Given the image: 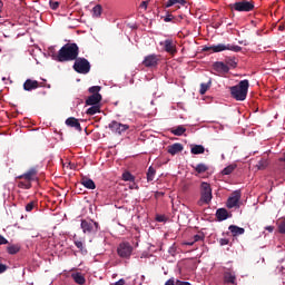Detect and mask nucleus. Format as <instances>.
Masks as SVG:
<instances>
[{"mask_svg": "<svg viewBox=\"0 0 285 285\" xmlns=\"http://www.w3.org/2000/svg\"><path fill=\"white\" fill-rule=\"evenodd\" d=\"M51 52V59L59 63H66V61H75L79 57V46L77 43H66L61 47L58 53L55 52V48L49 49Z\"/></svg>", "mask_w": 285, "mask_h": 285, "instance_id": "1", "label": "nucleus"}, {"mask_svg": "<svg viewBox=\"0 0 285 285\" xmlns=\"http://www.w3.org/2000/svg\"><path fill=\"white\" fill-rule=\"evenodd\" d=\"M250 83L248 80H240L238 85L230 87V95L236 101H246L248 97V88Z\"/></svg>", "mask_w": 285, "mask_h": 285, "instance_id": "2", "label": "nucleus"}, {"mask_svg": "<svg viewBox=\"0 0 285 285\" xmlns=\"http://www.w3.org/2000/svg\"><path fill=\"white\" fill-rule=\"evenodd\" d=\"M209 50H212L213 52H224L225 50H230L232 52H242V47L230 43H218L210 47L205 46L203 48V52H208Z\"/></svg>", "mask_w": 285, "mask_h": 285, "instance_id": "3", "label": "nucleus"}, {"mask_svg": "<svg viewBox=\"0 0 285 285\" xmlns=\"http://www.w3.org/2000/svg\"><path fill=\"white\" fill-rule=\"evenodd\" d=\"M210 202H213V188H210V184L202 183L200 199L198 200V206H204V204H210Z\"/></svg>", "mask_w": 285, "mask_h": 285, "instance_id": "4", "label": "nucleus"}, {"mask_svg": "<svg viewBox=\"0 0 285 285\" xmlns=\"http://www.w3.org/2000/svg\"><path fill=\"white\" fill-rule=\"evenodd\" d=\"M80 228L85 235H97L99 233V223L92 219H82Z\"/></svg>", "mask_w": 285, "mask_h": 285, "instance_id": "5", "label": "nucleus"}, {"mask_svg": "<svg viewBox=\"0 0 285 285\" xmlns=\"http://www.w3.org/2000/svg\"><path fill=\"white\" fill-rule=\"evenodd\" d=\"M229 8L236 12H252V10H255V3L253 1L243 0L229 4Z\"/></svg>", "mask_w": 285, "mask_h": 285, "instance_id": "6", "label": "nucleus"}, {"mask_svg": "<svg viewBox=\"0 0 285 285\" xmlns=\"http://www.w3.org/2000/svg\"><path fill=\"white\" fill-rule=\"evenodd\" d=\"M73 70L79 75H88L90 72V61L86 58H77L72 66Z\"/></svg>", "mask_w": 285, "mask_h": 285, "instance_id": "7", "label": "nucleus"}, {"mask_svg": "<svg viewBox=\"0 0 285 285\" xmlns=\"http://www.w3.org/2000/svg\"><path fill=\"white\" fill-rule=\"evenodd\" d=\"M134 247L128 242L120 243L117 248V254L122 259H130V255H132Z\"/></svg>", "mask_w": 285, "mask_h": 285, "instance_id": "8", "label": "nucleus"}, {"mask_svg": "<svg viewBox=\"0 0 285 285\" xmlns=\"http://www.w3.org/2000/svg\"><path fill=\"white\" fill-rule=\"evenodd\" d=\"M109 130H111V132H115L116 135H124V132H126V130L130 129L129 125H125L121 124L117 120H112L109 125H108Z\"/></svg>", "mask_w": 285, "mask_h": 285, "instance_id": "9", "label": "nucleus"}, {"mask_svg": "<svg viewBox=\"0 0 285 285\" xmlns=\"http://www.w3.org/2000/svg\"><path fill=\"white\" fill-rule=\"evenodd\" d=\"M159 61H160V56L151 53L144 58L142 66L145 68H157V66H159Z\"/></svg>", "mask_w": 285, "mask_h": 285, "instance_id": "10", "label": "nucleus"}, {"mask_svg": "<svg viewBox=\"0 0 285 285\" xmlns=\"http://www.w3.org/2000/svg\"><path fill=\"white\" fill-rule=\"evenodd\" d=\"M223 282L227 285H237V274L230 268L225 269L223 273Z\"/></svg>", "mask_w": 285, "mask_h": 285, "instance_id": "11", "label": "nucleus"}, {"mask_svg": "<svg viewBox=\"0 0 285 285\" xmlns=\"http://www.w3.org/2000/svg\"><path fill=\"white\" fill-rule=\"evenodd\" d=\"M239 199H242V190H235L227 199V208H235L239 206Z\"/></svg>", "mask_w": 285, "mask_h": 285, "instance_id": "12", "label": "nucleus"}, {"mask_svg": "<svg viewBox=\"0 0 285 285\" xmlns=\"http://www.w3.org/2000/svg\"><path fill=\"white\" fill-rule=\"evenodd\" d=\"M160 46H163L165 52H168L169 55H175L177 52V45L173 41V39L161 41Z\"/></svg>", "mask_w": 285, "mask_h": 285, "instance_id": "13", "label": "nucleus"}, {"mask_svg": "<svg viewBox=\"0 0 285 285\" xmlns=\"http://www.w3.org/2000/svg\"><path fill=\"white\" fill-rule=\"evenodd\" d=\"M213 68L216 72H220L223 75H227V72L230 71V68L228 67V65H226V62H223V61L214 62Z\"/></svg>", "mask_w": 285, "mask_h": 285, "instance_id": "14", "label": "nucleus"}, {"mask_svg": "<svg viewBox=\"0 0 285 285\" xmlns=\"http://www.w3.org/2000/svg\"><path fill=\"white\" fill-rule=\"evenodd\" d=\"M66 126H69V128H75L78 130V132H81V124L79 122V119L75 117H69L66 119Z\"/></svg>", "mask_w": 285, "mask_h": 285, "instance_id": "15", "label": "nucleus"}, {"mask_svg": "<svg viewBox=\"0 0 285 285\" xmlns=\"http://www.w3.org/2000/svg\"><path fill=\"white\" fill-rule=\"evenodd\" d=\"M101 94H92L86 99V106H99Z\"/></svg>", "mask_w": 285, "mask_h": 285, "instance_id": "16", "label": "nucleus"}, {"mask_svg": "<svg viewBox=\"0 0 285 285\" xmlns=\"http://www.w3.org/2000/svg\"><path fill=\"white\" fill-rule=\"evenodd\" d=\"M39 88V81L27 79L23 83V90H27V92H30L32 90H37Z\"/></svg>", "mask_w": 285, "mask_h": 285, "instance_id": "17", "label": "nucleus"}, {"mask_svg": "<svg viewBox=\"0 0 285 285\" xmlns=\"http://www.w3.org/2000/svg\"><path fill=\"white\" fill-rule=\"evenodd\" d=\"M37 177V168L32 167L27 173L18 176V179H26L27 181H32Z\"/></svg>", "mask_w": 285, "mask_h": 285, "instance_id": "18", "label": "nucleus"}, {"mask_svg": "<svg viewBox=\"0 0 285 285\" xmlns=\"http://www.w3.org/2000/svg\"><path fill=\"white\" fill-rule=\"evenodd\" d=\"M181 150H184V145L179 142H175L167 147V153H169V155H177V153H181Z\"/></svg>", "mask_w": 285, "mask_h": 285, "instance_id": "19", "label": "nucleus"}, {"mask_svg": "<svg viewBox=\"0 0 285 285\" xmlns=\"http://www.w3.org/2000/svg\"><path fill=\"white\" fill-rule=\"evenodd\" d=\"M228 230L232 233L233 237H237L239 235H244L246 233V229L243 227L236 226V225H230L228 227Z\"/></svg>", "mask_w": 285, "mask_h": 285, "instance_id": "20", "label": "nucleus"}, {"mask_svg": "<svg viewBox=\"0 0 285 285\" xmlns=\"http://www.w3.org/2000/svg\"><path fill=\"white\" fill-rule=\"evenodd\" d=\"M71 278L73 279V282L76 284H79V285H83L86 284V277L83 276V274L77 272V273H72L71 274Z\"/></svg>", "mask_w": 285, "mask_h": 285, "instance_id": "21", "label": "nucleus"}, {"mask_svg": "<svg viewBox=\"0 0 285 285\" xmlns=\"http://www.w3.org/2000/svg\"><path fill=\"white\" fill-rule=\"evenodd\" d=\"M81 185L85 186V188H88L89 190H95V188H97V185H95V180L90 178H82Z\"/></svg>", "mask_w": 285, "mask_h": 285, "instance_id": "22", "label": "nucleus"}, {"mask_svg": "<svg viewBox=\"0 0 285 285\" xmlns=\"http://www.w3.org/2000/svg\"><path fill=\"white\" fill-rule=\"evenodd\" d=\"M216 217H217L218 222H226V218L228 217V210H226V208L217 209Z\"/></svg>", "mask_w": 285, "mask_h": 285, "instance_id": "23", "label": "nucleus"}, {"mask_svg": "<svg viewBox=\"0 0 285 285\" xmlns=\"http://www.w3.org/2000/svg\"><path fill=\"white\" fill-rule=\"evenodd\" d=\"M190 153L191 155H204V153H206V148H204V145H194Z\"/></svg>", "mask_w": 285, "mask_h": 285, "instance_id": "24", "label": "nucleus"}, {"mask_svg": "<svg viewBox=\"0 0 285 285\" xmlns=\"http://www.w3.org/2000/svg\"><path fill=\"white\" fill-rule=\"evenodd\" d=\"M191 168H194V170H196V173H198V175H202L203 173H206L209 169L208 165H206L204 163H200L196 166H191Z\"/></svg>", "mask_w": 285, "mask_h": 285, "instance_id": "25", "label": "nucleus"}, {"mask_svg": "<svg viewBox=\"0 0 285 285\" xmlns=\"http://www.w3.org/2000/svg\"><path fill=\"white\" fill-rule=\"evenodd\" d=\"M97 112H101V107L99 105H91L90 108L87 109V115H97Z\"/></svg>", "mask_w": 285, "mask_h": 285, "instance_id": "26", "label": "nucleus"}, {"mask_svg": "<svg viewBox=\"0 0 285 285\" xmlns=\"http://www.w3.org/2000/svg\"><path fill=\"white\" fill-rule=\"evenodd\" d=\"M155 175H157V170L150 166L147 171V181H155Z\"/></svg>", "mask_w": 285, "mask_h": 285, "instance_id": "27", "label": "nucleus"}, {"mask_svg": "<svg viewBox=\"0 0 285 285\" xmlns=\"http://www.w3.org/2000/svg\"><path fill=\"white\" fill-rule=\"evenodd\" d=\"M21 250V247H19V245H11L7 247V253L9 255H17V253H19Z\"/></svg>", "mask_w": 285, "mask_h": 285, "instance_id": "28", "label": "nucleus"}, {"mask_svg": "<svg viewBox=\"0 0 285 285\" xmlns=\"http://www.w3.org/2000/svg\"><path fill=\"white\" fill-rule=\"evenodd\" d=\"M184 132H186V128L184 126H178L171 130V134L175 135L176 137H181Z\"/></svg>", "mask_w": 285, "mask_h": 285, "instance_id": "29", "label": "nucleus"}, {"mask_svg": "<svg viewBox=\"0 0 285 285\" xmlns=\"http://www.w3.org/2000/svg\"><path fill=\"white\" fill-rule=\"evenodd\" d=\"M258 170H266V168H268V159L263 158L258 161V164L256 165Z\"/></svg>", "mask_w": 285, "mask_h": 285, "instance_id": "30", "label": "nucleus"}, {"mask_svg": "<svg viewBox=\"0 0 285 285\" xmlns=\"http://www.w3.org/2000/svg\"><path fill=\"white\" fill-rule=\"evenodd\" d=\"M225 65L227 66V68H237V60H235V58H226L225 59Z\"/></svg>", "mask_w": 285, "mask_h": 285, "instance_id": "31", "label": "nucleus"}, {"mask_svg": "<svg viewBox=\"0 0 285 285\" xmlns=\"http://www.w3.org/2000/svg\"><path fill=\"white\" fill-rule=\"evenodd\" d=\"M235 168H237V165L232 164L222 170V175H230L235 170Z\"/></svg>", "mask_w": 285, "mask_h": 285, "instance_id": "32", "label": "nucleus"}, {"mask_svg": "<svg viewBox=\"0 0 285 285\" xmlns=\"http://www.w3.org/2000/svg\"><path fill=\"white\" fill-rule=\"evenodd\" d=\"M175 3H179L180 6H186V0H168L166 3V8H173Z\"/></svg>", "mask_w": 285, "mask_h": 285, "instance_id": "33", "label": "nucleus"}, {"mask_svg": "<svg viewBox=\"0 0 285 285\" xmlns=\"http://www.w3.org/2000/svg\"><path fill=\"white\" fill-rule=\"evenodd\" d=\"M102 7L101 4H97L92 8V17H101V12H102Z\"/></svg>", "mask_w": 285, "mask_h": 285, "instance_id": "34", "label": "nucleus"}, {"mask_svg": "<svg viewBox=\"0 0 285 285\" xmlns=\"http://www.w3.org/2000/svg\"><path fill=\"white\" fill-rule=\"evenodd\" d=\"M122 180L124 181H135V176H132V174H130V171H125L122 174Z\"/></svg>", "mask_w": 285, "mask_h": 285, "instance_id": "35", "label": "nucleus"}, {"mask_svg": "<svg viewBox=\"0 0 285 285\" xmlns=\"http://www.w3.org/2000/svg\"><path fill=\"white\" fill-rule=\"evenodd\" d=\"M208 88H210V81L208 83H202L199 94L200 95H206V92H208Z\"/></svg>", "mask_w": 285, "mask_h": 285, "instance_id": "36", "label": "nucleus"}, {"mask_svg": "<svg viewBox=\"0 0 285 285\" xmlns=\"http://www.w3.org/2000/svg\"><path fill=\"white\" fill-rule=\"evenodd\" d=\"M18 187L19 188H24L26 190H29V188H32V184L28 180H27V183L19 181Z\"/></svg>", "mask_w": 285, "mask_h": 285, "instance_id": "37", "label": "nucleus"}, {"mask_svg": "<svg viewBox=\"0 0 285 285\" xmlns=\"http://www.w3.org/2000/svg\"><path fill=\"white\" fill-rule=\"evenodd\" d=\"M101 90V87H99V86H94V87H90L89 88V92L91 94V95H99V91Z\"/></svg>", "mask_w": 285, "mask_h": 285, "instance_id": "38", "label": "nucleus"}, {"mask_svg": "<svg viewBox=\"0 0 285 285\" xmlns=\"http://www.w3.org/2000/svg\"><path fill=\"white\" fill-rule=\"evenodd\" d=\"M49 6L51 8V10H57L59 8V1H49Z\"/></svg>", "mask_w": 285, "mask_h": 285, "instance_id": "39", "label": "nucleus"}, {"mask_svg": "<svg viewBox=\"0 0 285 285\" xmlns=\"http://www.w3.org/2000/svg\"><path fill=\"white\" fill-rule=\"evenodd\" d=\"M196 242H204V234H196L194 236V243Z\"/></svg>", "mask_w": 285, "mask_h": 285, "instance_id": "40", "label": "nucleus"}, {"mask_svg": "<svg viewBox=\"0 0 285 285\" xmlns=\"http://www.w3.org/2000/svg\"><path fill=\"white\" fill-rule=\"evenodd\" d=\"M73 244L79 250H83V242L75 240Z\"/></svg>", "mask_w": 285, "mask_h": 285, "instance_id": "41", "label": "nucleus"}, {"mask_svg": "<svg viewBox=\"0 0 285 285\" xmlns=\"http://www.w3.org/2000/svg\"><path fill=\"white\" fill-rule=\"evenodd\" d=\"M278 230L279 233H282L283 235H285V220L281 222L278 225Z\"/></svg>", "mask_w": 285, "mask_h": 285, "instance_id": "42", "label": "nucleus"}, {"mask_svg": "<svg viewBox=\"0 0 285 285\" xmlns=\"http://www.w3.org/2000/svg\"><path fill=\"white\" fill-rule=\"evenodd\" d=\"M33 208H35V203H33V202L28 203V204L26 205V210H27V213H30Z\"/></svg>", "mask_w": 285, "mask_h": 285, "instance_id": "43", "label": "nucleus"}, {"mask_svg": "<svg viewBox=\"0 0 285 285\" xmlns=\"http://www.w3.org/2000/svg\"><path fill=\"white\" fill-rule=\"evenodd\" d=\"M230 240H228V238H220L219 239V244L220 246H228Z\"/></svg>", "mask_w": 285, "mask_h": 285, "instance_id": "44", "label": "nucleus"}, {"mask_svg": "<svg viewBox=\"0 0 285 285\" xmlns=\"http://www.w3.org/2000/svg\"><path fill=\"white\" fill-rule=\"evenodd\" d=\"M6 244H8V239L3 235H0V246H6Z\"/></svg>", "mask_w": 285, "mask_h": 285, "instance_id": "45", "label": "nucleus"}, {"mask_svg": "<svg viewBox=\"0 0 285 285\" xmlns=\"http://www.w3.org/2000/svg\"><path fill=\"white\" fill-rule=\"evenodd\" d=\"M8 271V266L6 264L0 263V274L6 273Z\"/></svg>", "mask_w": 285, "mask_h": 285, "instance_id": "46", "label": "nucleus"}, {"mask_svg": "<svg viewBox=\"0 0 285 285\" xmlns=\"http://www.w3.org/2000/svg\"><path fill=\"white\" fill-rule=\"evenodd\" d=\"M176 285H193L190 284V282H184V281H179V279H176Z\"/></svg>", "mask_w": 285, "mask_h": 285, "instance_id": "47", "label": "nucleus"}, {"mask_svg": "<svg viewBox=\"0 0 285 285\" xmlns=\"http://www.w3.org/2000/svg\"><path fill=\"white\" fill-rule=\"evenodd\" d=\"M165 285H176L175 277L169 278V279L165 283Z\"/></svg>", "mask_w": 285, "mask_h": 285, "instance_id": "48", "label": "nucleus"}, {"mask_svg": "<svg viewBox=\"0 0 285 285\" xmlns=\"http://www.w3.org/2000/svg\"><path fill=\"white\" fill-rule=\"evenodd\" d=\"M140 8H144V10H148V1H142L140 3Z\"/></svg>", "mask_w": 285, "mask_h": 285, "instance_id": "49", "label": "nucleus"}, {"mask_svg": "<svg viewBox=\"0 0 285 285\" xmlns=\"http://www.w3.org/2000/svg\"><path fill=\"white\" fill-rule=\"evenodd\" d=\"M114 285H126V281L124 278H120Z\"/></svg>", "mask_w": 285, "mask_h": 285, "instance_id": "50", "label": "nucleus"}, {"mask_svg": "<svg viewBox=\"0 0 285 285\" xmlns=\"http://www.w3.org/2000/svg\"><path fill=\"white\" fill-rule=\"evenodd\" d=\"M157 222H165L166 217L165 216H157Z\"/></svg>", "mask_w": 285, "mask_h": 285, "instance_id": "51", "label": "nucleus"}, {"mask_svg": "<svg viewBox=\"0 0 285 285\" xmlns=\"http://www.w3.org/2000/svg\"><path fill=\"white\" fill-rule=\"evenodd\" d=\"M164 21H166V23H168V22L173 21V18H171L170 16H168V17H166V18L164 19Z\"/></svg>", "mask_w": 285, "mask_h": 285, "instance_id": "52", "label": "nucleus"}, {"mask_svg": "<svg viewBox=\"0 0 285 285\" xmlns=\"http://www.w3.org/2000/svg\"><path fill=\"white\" fill-rule=\"evenodd\" d=\"M156 197H164V193L163 191H157Z\"/></svg>", "mask_w": 285, "mask_h": 285, "instance_id": "53", "label": "nucleus"}, {"mask_svg": "<svg viewBox=\"0 0 285 285\" xmlns=\"http://www.w3.org/2000/svg\"><path fill=\"white\" fill-rule=\"evenodd\" d=\"M266 230H268L269 233H273L274 227H273V226H267V227H266Z\"/></svg>", "mask_w": 285, "mask_h": 285, "instance_id": "54", "label": "nucleus"}, {"mask_svg": "<svg viewBox=\"0 0 285 285\" xmlns=\"http://www.w3.org/2000/svg\"><path fill=\"white\" fill-rule=\"evenodd\" d=\"M195 243H194V240H191V242H186L185 243V246H193Z\"/></svg>", "mask_w": 285, "mask_h": 285, "instance_id": "55", "label": "nucleus"}, {"mask_svg": "<svg viewBox=\"0 0 285 285\" xmlns=\"http://www.w3.org/2000/svg\"><path fill=\"white\" fill-rule=\"evenodd\" d=\"M2 8H3V1L0 0V12H1Z\"/></svg>", "mask_w": 285, "mask_h": 285, "instance_id": "56", "label": "nucleus"}, {"mask_svg": "<svg viewBox=\"0 0 285 285\" xmlns=\"http://www.w3.org/2000/svg\"><path fill=\"white\" fill-rule=\"evenodd\" d=\"M281 161H285V156L283 158H281Z\"/></svg>", "mask_w": 285, "mask_h": 285, "instance_id": "57", "label": "nucleus"}]
</instances>
